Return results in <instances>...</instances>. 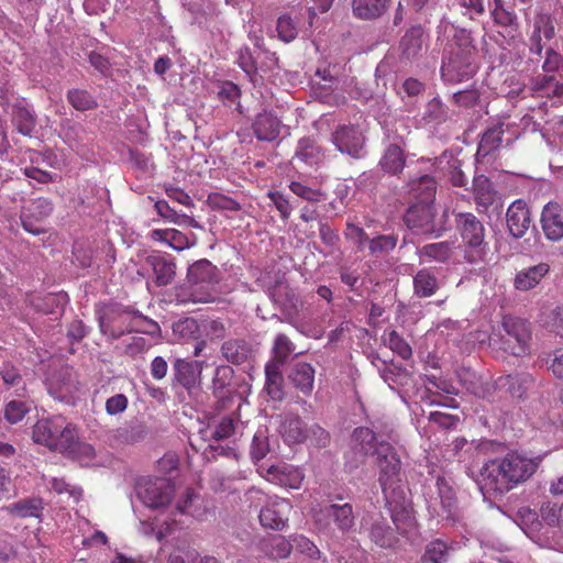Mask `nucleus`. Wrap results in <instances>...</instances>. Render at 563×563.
<instances>
[{
  "instance_id": "nucleus-1",
  "label": "nucleus",
  "mask_w": 563,
  "mask_h": 563,
  "mask_svg": "<svg viewBox=\"0 0 563 563\" xmlns=\"http://www.w3.org/2000/svg\"><path fill=\"white\" fill-rule=\"evenodd\" d=\"M541 457H528L516 451L484 462L477 484L486 497L504 496L519 484L527 482L538 470Z\"/></svg>"
},
{
  "instance_id": "nucleus-2",
  "label": "nucleus",
  "mask_w": 563,
  "mask_h": 563,
  "mask_svg": "<svg viewBox=\"0 0 563 563\" xmlns=\"http://www.w3.org/2000/svg\"><path fill=\"white\" fill-rule=\"evenodd\" d=\"M378 483L396 525L409 518V501L401 485V461L395 448L382 439L375 450Z\"/></svg>"
},
{
  "instance_id": "nucleus-3",
  "label": "nucleus",
  "mask_w": 563,
  "mask_h": 563,
  "mask_svg": "<svg viewBox=\"0 0 563 563\" xmlns=\"http://www.w3.org/2000/svg\"><path fill=\"white\" fill-rule=\"evenodd\" d=\"M504 333H493L489 344L514 356H522L529 352L531 324L521 318L505 316L501 322Z\"/></svg>"
},
{
  "instance_id": "nucleus-4",
  "label": "nucleus",
  "mask_w": 563,
  "mask_h": 563,
  "mask_svg": "<svg viewBox=\"0 0 563 563\" xmlns=\"http://www.w3.org/2000/svg\"><path fill=\"white\" fill-rule=\"evenodd\" d=\"M455 222L464 244V260L470 264L483 263L488 247L482 221L475 214L464 212L456 214Z\"/></svg>"
},
{
  "instance_id": "nucleus-5",
  "label": "nucleus",
  "mask_w": 563,
  "mask_h": 563,
  "mask_svg": "<svg viewBox=\"0 0 563 563\" xmlns=\"http://www.w3.org/2000/svg\"><path fill=\"white\" fill-rule=\"evenodd\" d=\"M477 71L476 48L468 40L452 46L449 55L443 57L441 75L449 82L467 80Z\"/></svg>"
},
{
  "instance_id": "nucleus-6",
  "label": "nucleus",
  "mask_w": 563,
  "mask_h": 563,
  "mask_svg": "<svg viewBox=\"0 0 563 563\" xmlns=\"http://www.w3.org/2000/svg\"><path fill=\"white\" fill-rule=\"evenodd\" d=\"M135 310L118 302H100L96 305V316L100 332L111 340H118L125 333H132Z\"/></svg>"
},
{
  "instance_id": "nucleus-7",
  "label": "nucleus",
  "mask_w": 563,
  "mask_h": 563,
  "mask_svg": "<svg viewBox=\"0 0 563 563\" xmlns=\"http://www.w3.org/2000/svg\"><path fill=\"white\" fill-rule=\"evenodd\" d=\"M434 488L426 494L429 514L437 517L439 521H444L448 525L455 523L459 519V508L452 486L445 477L438 476Z\"/></svg>"
},
{
  "instance_id": "nucleus-8",
  "label": "nucleus",
  "mask_w": 563,
  "mask_h": 563,
  "mask_svg": "<svg viewBox=\"0 0 563 563\" xmlns=\"http://www.w3.org/2000/svg\"><path fill=\"white\" fill-rule=\"evenodd\" d=\"M75 427L62 416L38 420L32 431L34 442L60 453L65 444L73 439Z\"/></svg>"
},
{
  "instance_id": "nucleus-9",
  "label": "nucleus",
  "mask_w": 563,
  "mask_h": 563,
  "mask_svg": "<svg viewBox=\"0 0 563 563\" xmlns=\"http://www.w3.org/2000/svg\"><path fill=\"white\" fill-rule=\"evenodd\" d=\"M175 493L173 483L165 477H143L136 482L137 499L147 508L163 509L169 505Z\"/></svg>"
},
{
  "instance_id": "nucleus-10",
  "label": "nucleus",
  "mask_w": 563,
  "mask_h": 563,
  "mask_svg": "<svg viewBox=\"0 0 563 563\" xmlns=\"http://www.w3.org/2000/svg\"><path fill=\"white\" fill-rule=\"evenodd\" d=\"M380 441L375 430L368 427L355 428L351 437L352 450L345 454V467L350 472L358 468L369 454L375 455Z\"/></svg>"
},
{
  "instance_id": "nucleus-11",
  "label": "nucleus",
  "mask_w": 563,
  "mask_h": 563,
  "mask_svg": "<svg viewBox=\"0 0 563 563\" xmlns=\"http://www.w3.org/2000/svg\"><path fill=\"white\" fill-rule=\"evenodd\" d=\"M335 148L354 159L363 158L366 154V136L358 125L339 124L331 134Z\"/></svg>"
},
{
  "instance_id": "nucleus-12",
  "label": "nucleus",
  "mask_w": 563,
  "mask_h": 563,
  "mask_svg": "<svg viewBox=\"0 0 563 563\" xmlns=\"http://www.w3.org/2000/svg\"><path fill=\"white\" fill-rule=\"evenodd\" d=\"M393 519L394 527L384 518L374 520L368 528V538L372 543L380 549L396 550L400 547L399 534L404 533L405 528L412 521L411 508L409 507V518L400 521L399 525Z\"/></svg>"
},
{
  "instance_id": "nucleus-13",
  "label": "nucleus",
  "mask_w": 563,
  "mask_h": 563,
  "mask_svg": "<svg viewBox=\"0 0 563 563\" xmlns=\"http://www.w3.org/2000/svg\"><path fill=\"white\" fill-rule=\"evenodd\" d=\"M435 208L433 202L415 201L404 213L402 220L408 229L417 230L424 234H431L437 231Z\"/></svg>"
},
{
  "instance_id": "nucleus-14",
  "label": "nucleus",
  "mask_w": 563,
  "mask_h": 563,
  "mask_svg": "<svg viewBox=\"0 0 563 563\" xmlns=\"http://www.w3.org/2000/svg\"><path fill=\"white\" fill-rule=\"evenodd\" d=\"M205 362L176 358L173 363V385H180L191 395L201 385Z\"/></svg>"
},
{
  "instance_id": "nucleus-15",
  "label": "nucleus",
  "mask_w": 563,
  "mask_h": 563,
  "mask_svg": "<svg viewBox=\"0 0 563 563\" xmlns=\"http://www.w3.org/2000/svg\"><path fill=\"white\" fill-rule=\"evenodd\" d=\"M144 265L152 271L157 287L170 285L176 276V261L169 254L152 252L144 258Z\"/></svg>"
},
{
  "instance_id": "nucleus-16",
  "label": "nucleus",
  "mask_w": 563,
  "mask_h": 563,
  "mask_svg": "<svg viewBox=\"0 0 563 563\" xmlns=\"http://www.w3.org/2000/svg\"><path fill=\"white\" fill-rule=\"evenodd\" d=\"M424 42V31L420 24L407 29L399 41V60L404 64L418 60L427 49Z\"/></svg>"
},
{
  "instance_id": "nucleus-17",
  "label": "nucleus",
  "mask_w": 563,
  "mask_h": 563,
  "mask_svg": "<svg viewBox=\"0 0 563 563\" xmlns=\"http://www.w3.org/2000/svg\"><path fill=\"white\" fill-rule=\"evenodd\" d=\"M240 384L236 380L235 371L227 364L218 365L211 379V393L218 400H227L238 391Z\"/></svg>"
},
{
  "instance_id": "nucleus-18",
  "label": "nucleus",
  "mask_w": 563,
  "mask_h": 563,
  "mask_svg": "<svg viewBox=\"0 0 563 563\" xmlns=\"http://www.w3.org/2000/svg\"><path fill=\"white\" fill-rule=\"evenodd\" d=\"M291 510V505L286 499H276L267 503L260 512V522L264 528L283 530Z\"/></svg>"
},
{
  "instance_id": "nucleus-19",
  "label": "nucleus",
  "mask_w": 563,
  "mask_h": 563,
  "mask_svg": "<svg viewBox=\"0 0 563 563\" xmlns=\"http://www.w3.org/2000/svg\"><path fill=\"white\" fill-rule=\"evenodd\" d=\"M506 222L508 231L514 239H521L527 233L531 224V212L525 200H515L508 207Z\"/></svg>"
},
{
  "instance_id": "nucleus-20",
  "label": "nucleus",
  "mask_w": 563,
  "mask_h": 563,
  "mask_svg": "<svg viewBox=\"0 0 563 563\" xmlns=\"http://www.w3.org/2000/svg\"><path fill=\"white\" fill-rule=\"evenodd\" d=\"M77 389L76 375L69 366L58 369L48 382L49 394L60 401L68 400Z\"/></svg>"
},
{
  "instance_id": "nucleus-21",
  "label": "nucleus",
  "mask_w": 563,
  "mask_h": 563,
  "mask_svg": "<svg viewBox=\"0 0 563 563\" xmlns=\"http://www.w3.org/2000/svg\"><path fill=\"white\" fill-rule=\"evenodd\" d=\"M540 221L548 240L556 242L563 239V209L558 202H548L543 207Z\"/></svg>"
},
{
  "instance_id": "nucleus-22",
  "label": "nucleus",
  "mask_w": 563,
  "mask_h": 563,
  "mask_svg": "<svg viewBox=\"0 0 563 563\" xmlns=\"http://www.w3.org/2000/svg\"><path fill=\"white\" fill-rule=\"evenodd\" d=\"M406 162L404 147L398 143H390L385 147L377 166L383 174L399 177L406 167Z\"/></svg>"
},
{
  "instance_id": "nucleus-23",
  "label": "nucleus",
  "mask_w": 563,
  "mask_h": 563,
  "mask_svg": "<svg viewBox=\"0 0 563 563\" xmlns=\"http://www.w3.org/2000/svg\"><path fill=\"white\" fill-rule=\"evenodd\" d=\"M220 352L227 362L238 366L251 363L255 356L252 344L244 339H229L224 341Z\"/></svg>"
},
{
  "instance_id": "nucleus-24",
  "label": "nucleus",
  "mask_w": 563,
  "mask_h": 563,
  "mask_svg": "<svg viewBox=\"0 0 563 563\" xmlns=\"http://www.w3.org/2000/svg\"><path fill=\"white\" fill-rule=\"evenodd\" d=\"M499 389H504L512 398L522 399L533 387L534 379L529 373H517L501 376L496 382Z\"/></svg>"
},
{
  "instance_id": "nucleus-25",
  "label": "nucleus",
  "mask_w": 563,
  "mask_h": 563,
  "mask_svg": "<svg viewBox=\"0 0 563 563\" xmlns=\"http://www.w3.org/2000/svg\"><path fill=\"white\" fill-rule=\"evenodd\" d=\"M288 380L295 389L305 396H310L314 384V368L306 362L295 363L288 371Z\"/></svg>"
},
{
  "instance_id": "nucleus-26",
  "label": "nucleus",
  "mask_w": 563,
  "mask_h": 563,
  "mask_svg": "<svg viewBox=\"0 0 563 563\" xmlns=\"http://www.w3.org/2000/svg\"><path fill=\"white\" fill-rule=\"evenodd\" d=\"M282 122L271 111H263L255 117L252 124L254 135L260 141L273 142L280 133Z\"/></svg>"
},
{
  "instance_id": "nucleus-27",
  "label": "nucleus",
  "mask_w": 563,
  "mask_h": 563,
  "mask_svg": "<svg viewBox=\"0 0 563 563\" xmlns=\"http://www.w3.org/2000/svg\"><path fill=\"white\" fill-rule=\"evenodd\" d=\"M390 0H352V14L362 21H376L388 11Z\"/></svg>"
},
{
  "instance_id": "nucleus-28",
  "label": "nucleus",
  "mask_w": 563,
  "mask_h": 563,
  "mask_svg": "<svg viewBox=\"0 0 563 563\" xmlns=\"http://www.w3.org/2000/svg\"><path fill=\"white\" fill-rule=\"evenodd\" d=\"M173 334L185 342L195 340V356H198L206 346V342L203 340H199L201 336V330L198 321L194 318L187 317L175 322L173 324Z\"/></svg>"
},
{
  "instance_id": "nucleus-29",
  "label": "nucleus",
  "mask_w": 563,
  "mask_h": 563,
  "mask_svg": "<svg viewBox=\"0 0 563 563\" xmlns=\"http://www.w3.org/2000/svg\"><path fill=\"white\" fill-rule=\"evenodd\" d=\"M408 194L416 201L433 202L437 192V181L430 175L411 177L408 183Z\"/></svg>"
},
{
  "instance_id": "nucleus-30",
  "label": "nucleus",
  "mask_w": 563,
  "mask_h": 563,
  "mask_svg": "<svg viewBox=\"0 0 563 563\" xmlns=\"http://www.w3.org/2000/svg\"><path fill=\"white\" fill-rule=\"evenodd\" d=\"M329 519L333 521L339 531L349 533L355 526V516L351 504H331L324 509Z\"/></svg>"
},
{
  "instance_id": "nucleus-31",
  "label": "nucleus",
  "mask_w": 563,
  "mask_h": 563,
  "mask_svg": "<svg viewBox=\"0 0 563 563\" xmlns=\"http://www.w3.org/2000/svg\"><path fill=\"white\" fill-rule=\"evenodd\" d=\"M549 271L550 266L547 263H539L521 269L515 276L514 286L517 290L528 291L534 288Z\"/></svg>"
},
{
  "instance_id": "nucleus-32",
  "label": "nucleus",
  "mask_w": 563,
  "mask_h": 563,
  "mask_svg": "<svg viewBox=\"0 0 563 563\" xmlns=\"http://www.w3.org/2000/svg\"><path fill=\"white\" fill-rule=\"evenodd\" d=\"M278 363H267L265 366V391L274 401H282L285 398L284 376Z\"/></svg>"
},
{
  "instance_id": "nucleus-33",
  "label": "nucleus",
  "mask_w": 563,
  "mask_h": 563,
  "mask_svg": "<svg viewBox=\"0 0 563 563\" xmlns=\"http://www.w3.org/2000/svg\"><path fill=\"white\" fill-rule=\"evenodd\" d=\"M258 548L262 553L273 560H283L291 553L290 538L286 539L283 536H272L264 538L260 541Z\"/></svg>"
},
{
  "instance_id": "nucleus-34",
  "label": "nucleus",
  "mask_w": 563,
  "mask_h": 563,
  "mask_svg": "<svg viewBox=\"0 0 563 563\" xmlns=\"http://www.w3.org/2000/svg\"><path fill=\"white\" fill-rule=\"evenodd\" d=\"M60 453L79 462L81 465H87L92 461L96 454L91 444L79 441L76 430L73 433V439L65 444V448L62 449Z\"/></svg>"
},
{
  "instance_id": "nucleus-35",
  "label": "nucleus",
  "mask_w": 563,
  "mask_h": 563,
  "mask_svg": "<svg viewBox=\"0 0 563 563\" xmlns=\"http://www.w3.org/2000/svg\"><path fill=\"white\" fill-rule=\"evenodd\" d=\"M12 123L20 134L31 136L36 126V114L23 103L18 102L12 107Z\"/></svg>"
},
{
  "instance_id": "nucleus-36",
  "label": "nucleus",
  "mask_w": 563,
  "mask_h": 563,
  "mask_svg": "<svg viewBox=\"0 0 563 563\" xmlns=\"http://www.w3.org/2000/svg\"><path fill=\"white\" fill-rule=\"evenodd\" d=\"M504 133V123L488 128L482 135L476 156L484 158L497 151L501 145Z\"/></svg>"
},
{
  "instance_id": "nucleus-37",
  "label": "nucleus",
  "mask_w": 563,
  "mask_h": 563,
  "mask_svg": "<svg viewBox=\"0 0 563 563\" xmlns=\"http://www.w3.org/2000/svg\"><path fill=\"white\" fill-rule=\"evenodd\" d=\"M258 59L257 49H252L250 46H243L238 52V65L253 82L262 79L260 71L264 70V65H260Z\"/></svg>"
},
{
  "instance_id": "nucleus-38",
  "label": "nucleus",
  "mask_w": 563,
  "mask_h": 563,
  "mask_svg": "<svg viewBox=\"0 0 563 563\" xmlns=\"http://www.w3.org/2000/svg\"><path fill=\"white\" fill-rule=\"evenodd\" d=\"M269 481L277 482L283 486L298 488L303 479V475L288 465H272L267 470Z\"/></svg>"
},
{
  "instance_id": "nucleus-39",
  "label": "nucleus",
  "mask_w": 563,
  "mask_h": 563,
  "mask_svg": "<svg viewBox=\"0 0 563 563\" xmlns=\"http://www.w3.org/2000/svg\"><path fill=\"white\" fill-rule=\"evenodd\" d=\"M308 424L298 416L288 417L282 424V434L288 443H302L307 441Z\"/></svg>"
},
{
  "instance_id": "nucleus-40",
  "label": "nucleus",
  "mask_w": 563,
  "mask_h": 563,
  "mask_svg": "<svg viewBox=\"0 0 563 563\" xmlns=\"http://www.w3.org/2000/svg\"><path fill=\"white\" fill-rule=\"evenodd\" d=\"M217 267L208 260H200L188 268L187 278L192 284H210L216 280Z\"/></svg>"
},
{
  "instance_id": "nucleus-41",
  "label": "nucleus",
  "mask_w": 563,
  "mask_h": 563,
  "mask_svg": "<svg viewBox=\"0 0 563 563\" xmlns=\"http://www.w3.org/2000/svg\"><path fill=\"white\" fill-rule=\"evenodd\" d=\"M321 159V151L317 145L316 141L303 137L300 139L295 155L292 156V161L296 163H303L306 165H314Z\"/></svg>"
},
{
  "instance_id": "nucleus-42",
  "label": "nucleus",
  "mask_w": 563,
  "mask_h": 563,
  "mask_svg": "<svg viewBox=\"0 0 563 563\" xmlns=\"http://www.w3.org/2000/svg\"><path fill=\"white\" fill-rule=\"evenodd\" d=\"M148 434V429L143 422H131L120 427L114 432V438L122 444H135L143 441Z\"/></svg>"
},
{
  "instance_id": "nucleus-43",
  "label": "nucleus",
  "mask_w": 563,
  "mask_h": 563,
  "mask_svg": "<svg viewBox=\"0 0 563 563\" xmlns=\"http://www.w3.org/2000/svg\"><path fill=\"white\" fill-rule=\"evenodd\" d=\"M68 302L66 294H47L38 298L35 302V308L46 314L62 316Z\"/></svg>"
},
{
  "instance_id": "nucleus-44",
  "label": "nucleus",
  "mask_w": 563,
  "mask_h": 563,
  "mask_svg": "<svg viewBox=\"0 0 563 563\" xmlns=\"http://www.w3.org/2000/svg\"><path fill=\"white\" fill-rule=\"evenodd\" d=\"M7 511L19 518L36 517L41 516L43 510L42 500L38 498H26L9 505Z\"/></svg>"
},
{
  "instance_id": "nucleus-45",
  "label": "nucleus",
  "mask_w": 563,
  "mask_h": 563,
  "mask_svg": "<svg viewBox=\"0 0 563 563\" xmlns=\"http://www.w3.org/2000/svg\"><path fill=\"white\" fill-rule=\"evenodd\" d=\"M66 100L75 110L80 112L98 108L97 99L86 89H69L66 93Z\"/></svg>"
},
{
  "instance_id": "nucleus-46",
  "label": "nucleus",
  "mask_w": 563,
  "mask_h": 563,
  "mask_svg": "<svg viewBox=\"0 0 563 563\" xmlns=\"http://www.w3.org/2000/svg\"><path fill=\"white\" fill-rule=\"evenodd\" d=\"M451 548L441 539H435L426 545L421 558L422 563H446L451 556Z\"/></svg>"
},
{
  "instance_id": "nucleus-47",
  "label": "nucleus",
  "mask_w": 563,
  "mask_h": 563,
  "mask_svg": "<svg viewBox=\"0 0 563 563\" xmlns=\"http://www.w3.org/2000/svg\"><path fill=\"white\" fill-rule=\"evenodd\" d=\"M438 288L437 277L427 269H420L413 277V289L418 297H431Z\"/></svg>"
},
{
  "instance_id": "nucleus-48",
  "label": "nucleus",
  "mask_w": 563,
  "mask_h": 563,
  "mask_svg": "<svg viewBox=\"0 0 563 563\" xmlns=\"http://www.w3.org/2000/svg\"><path fill=\"white\" fill-rule=\"evenodd\" d=\"M456 376L460 384L464 387V389L477 397H483L485 394V388L481 376L476 374V372L472 371L468 367H462L456 371Z\"/></svg>"
},
{
  "instance_id": "nucleus-49",
  "label": "nucleus",
  "mask_w": 563,
  "mask_h": 563,
  "mask_svg": "<svg viewBox=\"0 0 563 563\" xmlns=\"http://www.w3.org/2000/svg\"><path fill=\"white\" fill-rule=\"evenodd\" d=\"M426 91V84L417 78H406L397 89V95L405 102L415 104Z\"/></svg>"
},
{
  "instance_id": "nucleus-50",
  "label": "nucleus",
  "mask_w": 563,
  "mask_h": 563,
  "mask_svg": "<svg viewBox=\"0 0 563 563\" xmlns=\"http://www.w3.org/2000/svg\"><path fill=\"white\" fill-rule=\"evenodd\" d=\"M152 236L156 241L167 243L170 247L176 251H183L190 246L188 238L178 230H154Z\"/></svg>"
},
{
  "instance_id": "nucleus-51",
  "label": "nucleus",
  "mask_w": 563,
  "mask_h": 563,
  "mask_svg": "<svg viewBox=\"0 0 563 563\" xmlns=\"http://www.w3.org/2000/svg\"><path fill=\"white\" fill-rule=\"evenodd\" d=\"M473 192L478 206L488 207L494 202V189L488 177L475 176L473 179Z\"/></svg>"
},
{
  "instance_id": "nucleus-52",
  "label": "nucleus",
  "mask_w": 563,
  "mask_h": 563,
  "mask_svg": "<svg viewBox=\"0 0 563 563\" xmlns=\"http://www.w3.org/2000/svg\"><path fill=\"white\" fill-rule=\"evenodd\" d=\"M444 161L446 163V166L445 167H441V168L443 170H445V173L448 174L451 184L453 186H455V187H464V186H466L467 178H466L465 174L463 173V170L461 168L462 167V162L460 159L453 157V155H450L448 157L446 153H444L439 158V164L441 165Z\"/></svg>"
},
{
  "instance_id": "nucleus-53",
  "label": "nucleus",
  "mask_w": 563,
  "mask_h": 563,
  "mask_svg": "<svg viewBox=\"0 0 563 563\" xmlns=\"http://www.w3.org/2000/svg\"><path fill=\"white\" fill-rule=\"evenodd\" d=\"M541 520L544 523L552 539L555 537V528L563 527V518L561 506L558 507L555 504L547 503L541 506L540 509Z\"/></svg>"
},
{
  "instance_id": "nucleus-54",
  "label": "nucleus",
  "mask_w": 563,
  "mask_h": 563,
  "mask_svg": "<svg viewBox=\"0 0 563 563\" xmlns=\"http://www.w3.org/2000/svg\"><path fill=\"white\" fill-rule=\"evenodd\" d=\"M290 542L291 550L294 549L297 553L307 556L311 561H318L322 556L318 547L302 534L290 536Z\"/></svg>"
},
{
  "instance_id": "nucleus-55",
  "label": "nucleus",
  "mask_w": 563,
  "mask_h": 563,
  "mask_svg": "<svg viewBox=\"0 0 563 563\" xmlns=\"http://www.w3.org/2000/svg\"><path fill=\"white\" fill-rule=\"evenodd\" d=\"M53 203L49 199L38 197L29 201L23 208L26 216L33 217L35 221H43L53 212Z\"/></svg>"
},
{
  "instance_id": "nucleus-56",
  "label": "nucleus",
  "mask_w": 563,
  "mask_h": 563,
  "mask_svg": "<svg viewBox=\"0 0 563 563\" xmlns=\"http://www.w3.org/2000/svg\"><path fill=\"white\" fill-rule=\"evenodd\" d=\"M452 253V246L450 242H439L426 244L419 249L418 254L420 257H427L437 262H445L449 260Z\"/></svg>"
},
{
  "instance_id": "nucleus-57",
  "label": "nucleus",
  "mask_w": 563,
  "mask_h": 563,
  "mask_svg": "<svg viewBox=\"0 0 563 563\" xmlns=\"http://www.w3.org/2000/svg\"><path fill=\"white\" fill-rule=\"evenodd\" d=\"M273 350L275 353V358L269 363H278L279 365H284L288 356L294 352L295 346L286 334L280 333L275 339Z\"/></svg>"
},
{
  "instance_id": "nucleus-58",
  "label": "nucleus",
  "mask_w": 563,
  "mask_h": 563,
  "mask_svg": "<svg viewBox=\"0 0 563 563\" xmlns=\"http://www.w3.org/2000/svg\"><path fill=\"white\" fill-rule=\"evenodd\" d=\"M385 343L394 353H397L404 360H408L412 355L410 345L395 330L388 332L387 338L385 339Z\"/></svg>"
},
{
  "instance_id": "nucleus-59",
  "label": "nucleus",
  "mask_w": 563,
  "mask_h": 563,
  "mask_svg": "<svg viewBox=\"0 0 563 563\" xmlns=\"http://www.w3.org/2000/svg\"><path fill=\"white\" fill-rule=\"evenodd\" d=\"M397 235H377L369 239L368 249L372 254H387L393 251L397 245Z\"/></svg>"
},
{
  "instance_id": "nucleus-60",
  "label": "nucleus",
  "mask_w": 563,
  "mask_h": 563,
  "mask_svg": "<svg viewBox=\"0 0 563 563\" xmlns=\"http://www.w3.org/2000/svg\"><path fill=\"white\" fill-rule=\"evenodd\" d=\"M448 118V109L439 98L431 99L423 113V119L428 122L441 123Z\"/></svg>"
},
{
  "instance_id": "nucleus-61",
  "label": "nucleus",
  "mask_w": 563,
  "mask_h": 563,
  "mask_svg": "<svg viewBox=\"0 0 563 563\" xmlns=\"http://www.w3.org/2000/svg\"><path fill=\"white\" fill-rule=\"evenodd\" d=\"M307 441L316 448H327L330 444V433L317 423L307 428Z\"/></svg>"
},
{
  "instance_id": "nucleus-62",
  "label": "nucleus",
  "mask_w": 563,
  "mask_h": 563,
  "mask_svg": "<svg viewBox=\"0 0 563 563\" xmlns=\"http://www.w3.org/2000/svg\"><path fill=\"white\" fill-rule=\"evenodd\" d=\"M533 32L538 33L544 40L550 41L555 36L553 19L548 14H540L534 19Z\"/></svg>"
},
{
  "instance_id": "nucleus-63",
  "label": "nucleus",
  "mask_w": 563,
  "mask_h": 563,
  "mask_svg": "<svg viewBox=\"0 0 563 563\" xmlns=\"http://www.w3.org/2000/svg\"><path fill=\"white\" fill-rule=\"evenodd\" d=\"M276 29L279 38L286 43L294 41L298 34L297 27L292 19L287 14H284L278 18Z\"/></svg>"
},
{
  "instance_id": "nucleus-64",
  "label": "nucleus",
  "mask_w": 563,
  "mask_h": 563,
  "mask_svg": "<svg viewBox=\"0 0 563 563\" xmlns=\"http://www.w3.org/2000/svg\"><path fill=\"white\" fill-rule=\"evenodd\" d=\"M27 411L29 407L25 402L11 400L4 407V419L9 423L14 424L21 421Z\"/></svg>"
}]
</instances>
